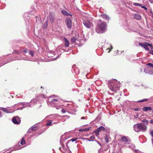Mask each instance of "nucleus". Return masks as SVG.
<instances>
[{"mask_svg":"<svg viewBox=\"0 0 153 153\" xmlns=\"http://www.w3.org/2000/svg\"><path fill=\"white\" fill-rule=\"evenodd\" d=\"M149 47H150V48L152 49H153V46H152V45L151 44V45L149 46Z\"/></svg>","mask_w":153,"mask_h":153,"instance_id":"obj_50","label":"nucleus"},{"mask_svg":"<svg viewBox=\"0 0 153 153\" xmlns=\"http://www.w3.org/2000/svg\"><path fill=\"white\" fill-rule=\"evenodd\" d=\"M0 110L3 111L6 113H11V112L9 111V110L7 109L6 108L0 107Z\"/></svg>","mask_w":153,"mask_h":153,"instance_id":"obj_19","label":"nucleus"},{"mask_svg":"<svg viewBox=\"0 0 153 153\" xmlns=\"http://www.w3.org/2000/svg\"><path fill=\"white\" fill-rule=\"evenodd\" d=\"M65 47H68L70 43L68 40L66 38L63 39Z\"/></svg>","mask_w":153,"mask_h":153,"instance_id":"obj_15","label":"nucleus"},{"mask_svg":"<svg viewBox=\"0 0 153 153\" xmlns=\"http://www.w3.org/2000/svg\"><path fill=\"white\" fill-rule=\"evenodd\" d=\"M144 43L146 44L148 46H149L151 45V44L149 42H145Z\"/></svg>","mask_w":153,"mask_h":153,"instance_id":"obj_41","label":"nucleus"},{"mask_svg":"<svg viewBox=\"0 0 153 153\" xmlns=\"http://www.w3.org/2000/svg\"><path fill=\"white\" fill-rule=\"evenodd\" d=\"M97 143H98V144H99L100 146H101V144H100V143H99V142H97Z\"/></svg>","mask_w":153,"mask_h":153,"instance_id":"obj_59","label":"nucleus"},{"mask_svg":"<svg viewBox=\"0 0 153 153\" xmlns=\"http://www.w3.org/2000/svg\"><path fill=\"white\" fill-rule=\"evenodd\" d=\"M98 152V153H101V151H100V150H99Z\"/></svg>","mask_w":153,"mask_h":153,"instance_id":"obj_54","label":"nucleus"},{"mask_svg":"<svg viewBox=\"0 0 153 153\" xmlns=\"http://www.w3.org/2000/svg\"><path fill=\"white\" fill-rule=\"evenodd\" d=\"M136 116H137V117H137L138 116V114H137V115H136Z\"/></svg>","mask_w":153,"mask_h":153,"instance_id":"obj_60","label":"nucleus"},{"mask_svg":"<svg viewBox=\"0 0 153 153\" xmlns=\"http://www.w3.org/2000/svg\"><path fill=\"white\" fill-rule=\"evenodd\" d=\"M65 23L67 27L71 28L72 27V21L71 19L69 18H67L65 19Z\"/></svg>","mask_w":153,"mask_h":153,"instance_id":"obj_9","label":"nucleus"},{"mask_svg":"<svg viewBox=\"0 0 153 153\" xmlns=\"http://www.w3.org/2000/svg\"><path fill=\"white\" fill-rule=\"evenodd\" d=\"M88 90L89 91H90V90H91L90 88H89L88 89Z\"/></svg>","mask_w":153,"mask_h":153,"instance_id":"obj_61","label":"nucleus"},{"mask_svg":"<svg viewBox=\"0 0 153 153\" xmlns=\"http://www.w3.org/2000/svg\"><path fill=\"white\" fill-rule=\"evenodd\" d=\"M58 123V122H54L52 123L53 125V124H56Z\"/></svg>","mask_w":153,"mask_h":153,"instance_id":"obj_56","label":"nucleus"},{"mask_svg":"<svg viewBox=\"0 0 153 153\" xmlns=\"http://www.w3.org/2000/svg\"><path fill=\"white\" fill-rule=\"evenodd\" d=\"M26 143V141L24 139V137H22L21 139V141L20 142V144L22 145H24Z\"/></svg>","mask_w":153,"mask_h":153,"instance_id":"obj_25","label":"nucleus"},{"mask_svg":"<svg viewBox=\"0 0 153 153\" xmlns=\"http://www.w3.org/2000/svg\"><path fill=\"white\" fill-rule=\"evenodd\" d=\"M148 100V99H143V100H139V101H137V102H145L146 101H147Z\"/></svg>","mask_w":153,"mask_h":153,"instance_id":"obj_27","label":"nucleus"},{"mask_svg":"<svg viewBox=\"0 0 153 153\" xmlns=\"http://www.w3.org/2000/svg\"><path fill=\"white\" fill-rule=\"evenodd\" d=\"M117 52H118V50H117Z\"/></svg>","mask_w":153,"mask_h":153,"instance_id":"obj_63","label":"nucleus"},{"mask_svg":"<svg viewBox=\"0 0 153 153\" xmlns=\"http://www.w3.org/2000/svg\"><path fill=\"white\" fill-rule=\"evenodd\" d=\"M48 20H47L44 24L43 27L44 29H46L48 26Z\"/></svg>","mask_w":153,"mask_h":153,"instance_id":"obj_24","label":"nucleus"},{"mask_svg":"<svg viewBox=\"0 0 153 153\" xmlns=\"http://www.w3.org/2000/svg\"><path fill=\"white\" fill-rule=\"evenodd\" d=\"M121 141L123 142H128V139L126 137L124 136L121 138Z\"/></svg>","mask_w":153,"mask_h":153,"instance_id":"obj_22","label":"nucleus"},{"mask_svg":"<svg viewBox=\"0 0 153 153\" xmlns=\"http://www.w3.org/2000/svg\"><path fill=\"white\" fill-rule=\"evenodd\" d=\"M152 144L153 146V138L152 139Z\"/></svg>","mask_w":153,"mask_h":153,"instance_id":"obj_53","label":"nucleus"},{"mask_svg":"<svg viewBox=\"0 0 153 153\" xmlns=\"http://www.w3.org/2000/svg\"><path fill=\"white\" fill-rule=\"evenodd\" d=\"M29 53L32 57L34 55V52L31 51H29Z\"/></svg>","mask_w":153,"mask_h":153,"instance_id":"obj_34","label":"nucleus"},{"mask_svg":"<svg viewBox=\"0 0 153 153\" xmlns=\"http://www.w3.org/2000/svg\"><path fill=\"white\" fill-rule=\"evenodd\" d=\"M54 54L55 52L54 51H50L48 54V57H52L54 56Z\"/></svg>","mask_w":153,"mask_h":153,"instance_id":"obj_20","label":"nucleus"},{"mask_svg":"<svg viewBox=\"0 0 153 153\" xmlns=\"http://www.w3.org/2000/svg\"><path fill=\"white\" fill-rule=\"evenodd\" d=\"M77 140V138H73L72 139H71L70 140L72 142H73L75 141H76V140Z\"/></svg>","mask_w":153,"mask_h":153,"instance_id":"obj_37","label":"nucleus"},{"mask_svg":"<svg viewBox=\"0 0 153 153\" xmlns=\"http://www.w3.org/2000/svg\"><path fill=\"white\" fill-rule=\"evenodd\" d=\"M134 130L136 132H140L142 131L145 132L146 131V127L145 126H143L142 123H137L134 126Z\"/></svg>","mask_w":153,"mask_h":153,"instance_id":"obj_5","label":"nucleus"},{"mask_svg":"<svg viewBox=\"0 0 153 153\" xmlns=\"http://www.w3.org/2000/svg\"><path fill=\"white\" fill-rule=\"evenodd\" d=\"M90 138L91 139L93 140L95 138V137L94 136H91L90 137Z\"/></svg>","mask_w":153,"mask_h":153,"instance_id":"obj_47","label":"nucleus"},{"mask_svg":"<svg viewBox=\"0 0 153 153\" xmlns=\"http://www.w3.org/2000/svg\"><path fill=\"white\" fill-rule=\"evenodd\" d=\"M149 74L150 75L153 74V69H152L151 68H149Z\"/></svg>","mask_w":153,"mask_h":153,"instance_id":"obj_26","label":"nucleus"},{"mask_svg":"<svg viewBox=\"0 0 153 153\" xmlns=\"http://www.w3.org/2000/svg\"><path fill=\"white\" fill-rule=\"evenodd\" d=\"M52 121V120H48L46 124V126H52L53 125Z\"/></svg>","mask_w":153,"mask_h":153,"instance_id":"obj_23","label":"nucleus"},{"mask_svg":"<svg viewBox=\"0 0 153 153\" xmlns=\"http://www.w3.org/2000/svg\"><path fill=\"white\" fill-rule=\"evenodd\" d=\"M12 120L13 123L16 124H19L21 122L20 118L18 116L13 117L12 119Z\"/></svg>","mask_w":153,"mask_h":153,"instance_id":"obj_8","label":"nucleus"},{"mask_svg":"<svg viewBox=\"0 0 153 153\" xmlns=\"http://www.w3.org/2000/svg\"><path fill=\"white\" fill-rule=\"evenodd\" d=\"M66 16H72V15L70 14V13H68V12L67 13V15Z\"/></svg>","mask_w":153,"mask_h":153,"instance_id":"obj_48","label":"nucleus"},{"mask_svg":"<svg viewBox=\"0 0 153 153\" xmlns=\"http://www.w3.org/2000/svg\"><path fill=\"white\" fill-rule=\"evenodd\" d=\"M93 18L90 17L87 19L83 20V24L87 28L90 29L93 27V24L92 22Z\"/></svg>","mask_w":153,"mask_h":153,"instance_id":"obj_6","label":"nucleus"},{"mask_svg":"<svg viewBox=\"0 0 153 153\" xmlns=\"http://www.w3.org/2000/svg\"><path fill=\"white\" fill-rule=\"evenodd\" d=\"M139 45L142 46L145 48L146 50L149 51V48L148 46L144 43H139Z\"/></svg>","mask_w":153,"mask_h":153,"instance_id":"obj_13","label":"nucleus"},{"mask_svg":"<svg viewBox=\"0 0 153 153\" xmlns=\"http://www.w3.org/2000/svg\"><path fill=\"white\" fill-rule=\"evenodd\" d=\"M113 1H115L116 3H118L121 1V0H113Z\"/></svg>","mask_w":153,"mask_h":153,"instance_id":"obj_39","label":"nucleus"},{"mask_svg":"<svg viewBox=\"0 0 153 153\" xmlns=\"http://www.w3.org/2000/svg\"><path fill=\"white\" fill-rule=\"evenodd\" d=\"M150 0L152 3H153V0Z\"/></svg>","mask_w":153,"mask_h":153,"instance_id":"obj_58","label":"nucleus"},{"mask_svg":"<svg viewBox=\"0 0 153 153\" xmlns=\"http://www.w3.org/2000/svg\"><path fill=\"white\" fill-rule=\"evenodd\" d=\"M55 15L54 13L51 12L48 15V18H49L50 22L51 23H53L55 20Z\"/></svg>","mask_w":153,"mask_h":153,"instance_id":"obj_10","label":"nucleus"},{"mask_svg":"<svg viewBox=\"0 0 153 153\" xmlns=\"http://www.w3.org/2000/svg\"><path fill=\"white\" fill-rule=\"evenodd\" d=\"M140 7L142 8H143L145 10H146L147 9V8L146 7H145V6H143V5H142V6H141Z\"/></svg>","mask_w":153,"mask_h":153,"instance_id":"obj_42","label":"nucleus"},{"mask_svg":"<svg viewBox=\"0 0 153 153\" xmlns=\"http://www.w3.org/2000/svg\"><path fill=\"white\" fill-rule=\"evenodd\" d=\"M90 127H88L86 128H84L85 131H88L90 130Z\"/></svg>","mask_w":153,"mask_h":153,"instance_id":"obj_38","label":"nucleus"},{"mask_svg":"<svg viewBox=\"0 0 153 153\" xmlns=\"http://www.w3.org/2000/svg\"><path fill=\"white\" fill-rule=\"evenodd\" d=\"M108 45H109L110 46V47H111V49H110L109 48H108L107 49V50H110V51H109L108 52L109 53L110 51H111V50H112V46L111 45V44H109L108 43Z\"/></svg>","mask_w":153,"mask_h":153,"instance_id":"obj_36","label":"nucleus"},{"mask_svg":"<svg viewBox=\"0 0 153 153\" xmlns=\"http://www.w3.org/2000/svg\"><path fill=\"white\" fill-rule=\"evenodd\" d=\"M141 109V108H134L133 109H132V110L136 111H140Z\"/></svg>","mask_w":153,"mask_h":153,"instance_id":"obj_31","label":"nucleus"},{"mask_svg":"<svg viewBox=\"0 0 153 153\" xmlns=\"http://www.w3.org/2000/svg\"><path fill=\"white\" fill-rule=\"evenodd\" d=\"M134 18L138 20H140L141 19V17L138 13H136L134 14Z\"/></svg>","mask_w":153,"mask_h":153,"instance_id":"obj_18","label":"nucleus"},{"mask_svg":"<svg viewBox=\"0 0 153 153\" xmlns=\"http://www.w3.org/2000/svg\"><path fill=\"white\" fill-rule=\"evenodd\" d=\"M86 139L88 141H94V140H89L88 139H87V138H85L84 139Z\"/></svg>","mask_w":153,"mask_h":153,"instance_id":"obj_49","label":"nucleus"},{"mask_svg":"<svg viewBox=\"0 0 153 153\" xmlns=\"http://www.w3.org/2000/svg\"><path fill=\"white\" fill-rule=\"evenodd\" d=\"M133 5L137 6H142V4L139 3H134L133 4Z\"/></svg>","mask_w":153,"mask_h":153,"instance_id":"obj_29","label":"nucleus"},{"mask_svg":"<svg viewBox=\"0 0 153 153\" xmlns=\"http://www.w3.org/2000/svg\"><path fill=\"white\" fill-rule=\"evenodd\" d=\"M59 149L60 150H61V147H60V148H59Z\"/></svg>","mask_w":153,"mask_h":153,"instance_id":"obj_62","label":"nucleus"},{"mask_svg":"<svg viewBox=\"0 0 153 153\" xmlns=\"http://www.w3.org/2000/svg\"><path fill=\"white\" fill-rule=\"evenodd\" d=\"M150 134L153 138V130H151L150 132Z\"/></svg>","mask_w":153,"mask_h":153,"instance_id":"obj_40","label":"nucleus"},{"mask_svg":"<svg viewBox=\"0 0 153 153\" xmlns=\"http://www.w3.org/2000/svg\"><path fill=\"white\" fill-rule=\"evenodd\" d=\"M138 149H134L133 150V151H134V152H136L137 153L138 151Z\"/></svg>","mask_w":153,"mask_h":153,"instance_id":"obj_51","label":"nucleus"},{"mask_svg":"<svg viewBox=\"0 0 153 153\" xmlns=\"http://www.w3.org/2000/svg\"><path fill=\"white\" fill-rule=\"evenodd\" d=\"M144 71L145 73L149 74V68L145 69L144 70Z\"/></svg>","mask_w":153,"mask_h":153,"instance_id":"obj_33","label":"nucleus"},{"mask_svg":"<svg viewBox=\"0 0 153 153\" xmlns=\"http://www.w3.org/2000/svg\"><path fill=\"white\" fill-rule=\"evenodd\" d=\"M100 16L103 19L106 21H108L110 19L109 17L107 15L105 14H101L100 15Z\"/></svg>","mask_w":153,"mask_h":153,"instance_id":"obj_14","label":"nucleus"},{"mask_svg":"<svg viewBox=\"0 0 153 153\" xmlns=\"http://www.w3.org/2000/svg\"><path fill=\"white\" fill-rule=\"evenodd\" d=\"M2 116V114L1 112L0 113V117H1Z\"/></svg>","mask_w":153,"mask_h":153,"instance_id":"obj_55","label":"nucleus"},{"mask_svg":"<svg viewBox=\"0 0 153 153\" xmlns=\"http://www.w3.org/2000/svg\"><path fill=\"white\" fill-rule=\"evenodd\" d=\"M76 39L74 37H73L71 39V42L73 43H75L76 40Z\"/></svg>","mask_w":153,"mask_h":153,"instance_id":"obj_30","label":"nucleus"},{"mask_svg":"<svg viewBox=\"0 0 153 153\" xmlns=\"http://www.w3.org/2000/svg\"><path fill=\"white\" fill-rule=\"evenodd\" d=\"M41 97H43L45 98L46 97L43 95H41L40 96H37L35 99H33L32 100L30 103L29 102H22L18 103L16 105V106H19L22 105V106L16 109L15 110H22L23 108H25L26 106L29 107H32L33 106L34 104L36 103V102H38V101L39 100V98Z\"/></svg>","mask_w":153,"mask_h":153,"instance_id":"obj_1","label":"nucleus"},{"mask_svg":"<svg viewBox=\"0 0 153 153\" xmlns=\"http://www.w3.org/2000/svg\"><path fill=\"white\" fill-rule=\"evenodd\" d=\"M54 95L50 97L47 101V103L49 106L53 107H56L57 109H59L60 106V101L59 100L53 98Z\"/></svg>","mask_w":153,"mask_h":153,"instance_id":"obj_3","label":"nucleus"},{"mask_svg":"<svg viewBox=\"0 0 153 153\" xmlns=\"http://www.w3.org/2000/svg\"><path fill=\"white\" fill-rule=\"evenodd\" d=\"M37 124H36L32 126L28 130L27 132L31 133L32 131H34L38 129L36 126Z\"/></svg>","mask_w":153,"mask_h":153,"instance_id":"obj_11","label":"nucleus"},{"mask_svg":"<svg viewBox=\"0 0 153 153\" xmlns=\"http://www.w3.org/2000/svg\"><path fill=\"white\" fill-rule=\"evenodd\" d=\"M149 122L150 123L153 124V120H151Z\"/></svg>","mask_w":153,"mask_h":153,"instance_id":"obj_52","label":"nucleus"},{"mask_svg":"<svg viewBox=\"0 0 153 153\" xmlns=\"http://www.w3.org/2000/svg\"><path fill=\"white\" fill-rule=\"evenodd\" d=\"M108 137L107 135H106L105 137V140L106 143H108L109 142L108 141Z\"/></svg>","mask_w":153,"mask_h":153,"instance_id":"obj_32","label":"nucleus"},{"mask_svg":"<svg viewBox=\"0 0 153 153\" xmlns=\"http://www.w3.org/2000/svg\"><path fill=\"white\" fill-rule=\"evenodd\" d=\"M62 113H64L66 112V111L65 109H62Z\"/></svg>","mask_w":153,"mask_h":153,"instance_id":"obj_46","label":"nucleus"},{"mask_svg":"<svg viewBox=\"0 0 153 153\" xmlns=\"http://www.w3.org/2000/svg\"><path fill=\"white\" fill-rule=\"evenodd\" d=\"M98 21L99 23L96 27L95 30L98 33H102L107 30V24L106 22L102 21L100 19H99Z\"/></svg>","mask_w":153,"mask_h":153,"instance_id":"obj_2","label":"nucleus"},{"mask_svg":"<svg viewBox=\"0 0 153 153\" xmlns=\"http://www.w3.org/2000/svg\"><path fill=\"white\" fill-rule=\"evenodd\" d=\"M20 146V145H19V147ZM16 146H15L14 147H13V150L11 151H10V152H7V153H10L12 151H16V150H19V149H21L22 148H23V146H22L21 147H20V148H18L17 147V148H16Z\"/></svg>","mask_w":153,"mask_h":153,"instance_id":"obj_21","label":"nucleus"},{"mask_svg":"<svg viewBox=\"0 0 153 153\" xmlns=\"http://www.w3.org/2000/svg\"><path fill=\"white\" fill-rule=\"evenodd\" d=\"M146 65L153 68V64L152 63H148L146 64Z\"/></svg>","mask_w":153,"mask_h":153,"instance_id":"obj_35","label":"nucleus"},{"mask_svg":"<svg viewBox=\"0 0 153 153\" xmlns=\"http://www.w3.org/2000/svg\"><path fill=\"white\" fill-rule=\"evenodd\" d=\"M67 105L68 106V112L69 113L74 114V113L78 110L77 106H74V104L71 105L69 104H68Z\"/></svg>","mask_w":153,"mask_h":153,"instance_id":"obj_7","label":"nucleus"},{"mask_svg":"<svg viewBox=\"0 0 153 153\" xmlns=\"http://www.w3.org/2000/svg\"><path fill=\"white\" fill-rule=\"evenodd\" d=\"M142 110L145 112H147V111L149 110H152V108L151 107L148 106V107H143L142 108Z\"/></svg>","mask_w":153,"mask_h":153,"instance_id":"obj_17","label":"nucleus"},{"mask_svg":"<svg viewBox=\"0 0 153 153\" xmlns=\"http://www.w3.org/2000/svg\"><path fill=\"white\" fill-rule=\"evenodd\" d=\"M79 131L81 132H83L85 131L84 128L80 129L79 130Z\"/></svg>","mask_w":153,"mask_h":153,"instance_id":"obj_44","label":"nucleus"},{"mask_svg":"<svg viewBox=\"0 0 153 153\" xmlns=\"http://www.w3.org/2000/svg\"><path fill=\"white\" fill-rule=\"evenodd\" d=\"M142 122L143 123V126H145L146 127V129H147L146 125H148L149 123L148 121L146 119H144L142 120Z\"/></svg>","mask_w":153,"mask_h":153,"instance_id":"obj_16","label":"nucleus"},{"mask_svg":"<svg viewBox=\"0 0 153 153\" xmlns=\"http://www.w3.org/2000/svg\"><path fill=\"white\" fill-rule=\"evenodd\" d=\"M61 12L65 16H66L68 13V12L66 10H62L61 11Z\"/></svg>","mask_w":153,"mask_h":153,"instance_id":"obj_28","label":"nucleus"},{"mask_svg":"<svg viewBox=\"0 0 153 153\" xmlns=\"http://www.w3.org/2000/svg\"><path fill=\"white\" fill-rule=\"evenodd\" d=\"M85 118L84 117H81V119H84Z\"/></svg>","mask_w":153,"mask_h":153,"instance_id":"obj_57","label":"nucleus"},{"mask_svg":"<svg viewBox=\"0 0 153 153\" xmlns=\"http://www.w3.org/2000/svg\"><path fill=\"white\" fill-rule=\"evenodd\" d=\"M152 112L153 113V109H152Z\"/></svg>","mask_w":153,"mask_h":153,"instance_id":"obj_64","label":"nucleus"},{"mask_svg":"<svg viewBox=\"0 0 153 153\" xmlns=\"http://www.w3.org/2000/svg\"><path fill=\"white\" fill-rule=\"evenodd\" d=\"M105 130V128L102 126H101L95 130L94 132L95 133L98 134L100 132L102 131H104Z\"/></svg>","mask_w":153,"mask_h":153,"instance_id":"obj_12","label":"nucleus"},{"mask_svg":"<svg viewBox=\"0 0 153 153\" xmlns=\"http://www.w3.org/2000/svg\"><path fill=\"white\" fill-rule=\"evenodd\" d=\"M149 52L150 54L153 55V50H150L149 51Z\"/></svg>","mask_w":153,"mask_h":153,"instance_id":"obj_43","label":"nucleus"},{"mask_svg":"<svg viewBox=\"0 0 153 153\" xmlns=\"http://www.w3.org/2000/svg\"><path fill=\"white\" fill-rule=\"evenodd\" d=\"M23 51L25 53H26L27 52V50L26 49H24L23 50Z\"/></svg>","mask_w":153,"mask_h":153,"instance_id":"obj_45","label":"nucleus"},{"mask_svg":"<svg viewBox=\"0 0 153 153\" xmlns=\"http://www.w3.org/2000/svg\"><path fill=\"white\" fill-rule=\"evenodd\" d=\"M120 84L116 79H112L108 81V87L112 91L116 92L119 89Z\"/></svg>","mask_w":153,"mask_h":153,"instance_id":"obj_4","label":"nucleus"}]
</instances>
